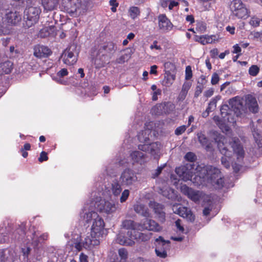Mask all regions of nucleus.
<instances>
[{
  "label": "nucleus",
  "mask_w": 262,
  "mask_h": 262,
  "mask_svg": "<svg viewBox=\"0 0 262 262\" xmlns=\"http://www.w3.org/2000/svg\"><path fill=\"white\" fill-rule=\"evenodd\" d=\"M162 195L169 199L176 200L177 198V195L174 190L170 188H165L164 189L161 190Z\"/></svg>",
  "instance_id": "obj_30"
},
{
  "label": "nucleus",
  "mask_w": 262,
  "mask_h": 262,
  "mask_svg": "<svg viewBox=\"0 0 262 262\" xmlns=\"http://www.w3.org/2000/svg\"><path fill=\"white\" fill-rule=\"evenodd\" d=\"M191 86V83L190 82L186 81L183 83L181 90L188 93V91L190 89Z\"/></svg>",
  "instance_id": "obj_52"
},
{
  "label": "nucleus",
  "mask_w": 262,
  "mask_h": 262,
  "mask_svg": "<svg viewBox=\"0 0 262 262\" xmlns=\"http://www.w3.org/2000/svg\"><path fill=\"white\" fill-rule=\"evenodd\" d=\"M64 7L72 12L77 11L81 4L80 0H62Z\"/></svg>",
  "instance_id": "obj_22"
},
{
  "label": "nucleus",
  "mask_w": 262,
  "mask_h": 262,
  "mask_svg": "<svg viewBox=\"0 0 262 262\" xmlns=\"http://www.w3.org/2000/svg\"><path fill=\"white\" fill-rule=\"evenodd\" d=\"M172 209L174 213L186 218L188 221L192 222L194 220V215L188 208L176 204L172 206Z\"/></svg>",
  "instance_id": "obj_12"
},
{
  "label": "nucleus",
  "mask_w": 262,
  "mask_h": 262,
  "mask_svg": "<svg viewBox=\"0 0 262 262\" xmlns=\"http://www.w3.org/2000/svg\"><path fill=\"white\" fill-rule=\"evenodd\" d=\"M155 251L157 255L160 257L165 258L167 256L166 251L165 250L160 249L159 247L156 248Z\"/></svg>",
  "instance_id": "obj_46"
},
{
  "label": "nucleus",
  "mask_w": 262,
  "mask_h": 262,
  "mask_svg": "<svg viewBox=\"0 0 262 262\" xmlns=\"http://www.w3.org/2000/svg\"><path fill=\"white\" fill-rule=\"evenodd\" d=\"M138 181V178L134 170L125 169L121 173L119 182L122 186H130Z\"/></svg>",
  "instance_id": "obj_9"
},
{
  "label": "nucleus",
  "mask_w": 262,
  "mask_h": 262,
  "mask_svg": "<svg viewBox=\"0 0 262 262\" xmlns=\"http://www.w3.org/2000/svg\"><path fill=\"white\" fill-rule=\"evenodd\" d=\"M130 157L134 163L142 164L144 162L146 156L140 151H134L130 154Z\"/></svg>",
  "instance_id": "obj_25"
},
{
  "label": "nucleus",
  "mask_w": 262,
  "mask_h": 262,
  "mask_svg": "<svg viewBox=\"0 0 262 262\" xmlns=\"http://www.w3.org/2000/svg\"><path fill=\"white\" fill-rule=\"evenodd\" d=\"M79 49L75 44H72L62 52L61 58L63 62L68 66L74 64L77 60Z\"/></svg>",
  "instance_id": "obj_6"
},
{
  "label": "nucleus",
  "mask_w": 262,
  "mask_h": 262,
  "mask_svg": "<svg viewBox=\"0 0 262 262\" xmlns=\"http://www.w3.org/2000/svg\"><path fill=\"white\" fill-rule=\"evenodd\" d=\"M55 28L53 26H50L48 27H45L42 29L39 32V36L41 37L44 38L49 35H54Z\"/></svg>",
  "instance_id": "obj_31"
},
{
  "label": "nucleus",
  "mask_w": 262,
  "mask_h": 262,
  "mask_svg": "<svg viewBox=\"0 0 262 262\" xmlns=\"http://www.w3.org/2000/svg\"><path fill=\"white\" fill-rule=\"evenodd\" d=\"M230 145L237 160L240 161L244 158L245 152L239 139L237 138H232L230 141Z\"/></svg>",
  "instance_id": "obj_14"
},
{
  "label": "nucleus",
  "mask_w": 262,
  "mask_h": 262,
  "mask_svg": "<svg viewBox=\"0 0 262 262\" xmlns=\"http://www.w3.org/2000/svg\"><path fill=\"white\" fill-rule=\"evenodd\" d=\"M198 138L200 143L205 147L207 151H211L212 150L211 144L208 142V139L201 132L198 134Z\"/></svg>",
  "instance_id": "obj_26"
},
{
  "label": "nucleus",
  "mask_w": 262,
  "mask_h": 262,
  "mask_svg": "<svg viewBox=\"0 0 262 262\" xmlns=\"http://www.w3.org/2000/svg\"><path fill=\"white\" fill-rule=\"evenodd\" d=\"M121 226L122 228L128 230H136V224L132 220H125L122 222Z\"/></svg>",
  "instance_id": "obj_34"
},
{
  "label": "nucleus",
  "mask_w": 262,
  "mask_h": 262,
  "mask_svg": "<svg viewBox=\"0 0 262 262\" xmlns=\"http://www.w3.org/2000/svg\"><path fill=\"white\" fill-rule=\"evenodd\" d=\"M133 235V230H128L126 234L120 232L117 237L116 242L122 245L132 246L135 244Z\"/></svg>",
  "instance_id": "obj_11"
},
{
  "label": "nucleus",
  "mask_w": 262,
  "mask_h": 262,
  "mask_svg": "<svg viewBox=\"0 0 262 262\" xmlns=\"http://www.w3.org/2000/svg\"><path fill=\"white\" fill-rule=\"evenodd\" d=\"M230 10L232 14L238 18L245 19L250 16V11L241 0H233Z\"/></svg>",
  "instance_id": "obj_7"
},
{
  "label": "nucleus",
  "mask_w": 262,
  "mask_h": 262,
  "mask_svg": "<svg viewBox=\"0 0 262 262\" xmlns=\"http://www.w3.org/2000/svg\"><path fill=\"white\" fill-rule=\"evenodd\" d=\"M185 158L187 161L190 162H193L196 159V156L193 152H189L186 154L185 156Z\"/></svg>",
  "instance_id": "obj_47"
},
{
  "label": "nucleus",
  "mask_w": 262,
  "mask_h": 262,
  "mask_svg": "<svg viewBox=\"0 0 262 262\" xmlns=\"http://www.w3.org/2000/svg\"><path fill=\"white\" fill-rule=\"evenodd\" d=\"M246 104L251 112L255 113L258 111V105L257 100L253 96L251 95L246 96Z\"/></svg>",
  "instance_id": "obj_23"
},
{
  "label": "nucleus",
  "mask_w": 262,
  "mask_h": 262,
  "mask_svg": "<svg viewBox=\"0 0 262 262\" xmlns=\"http://www.w3.org/2000/svg\"><path fill=\"white\" fill-rule=\"evenodd\" d=\"M129 195V191L128 189H125L121 193V197L120 198V201L121 203H123L126 201Z\"/></svg>",
  "instance_id": "obj_43"
},
{
  "label": "nucleus",
  "mask_w": 262,
  "mask_h": 262,
  "mask_svg": "<svg viewBox=\"0 0 262 262\" xmlns=\"http://www.w3.org/2000/svg\"><path fill=\"white\" fill-rule=\"evenodd\" d=\"M176 172L184 181H191L195 185H211L221 189L224 185V177L219 169L210 165L190 164L176 168Z\"/></svg>",
  "instance_id": "obj_2"
},
{
  "label": "nucleus",
  "mask_w": 262,
  "mask_h": 262,
  "mask_svg": "<svg viewBox=\"0 0 262 262\" xmlns=\"http://www.w3.org/2000/svg\"><path fill=\"white\" fill-rule=\"evenodd\" d=\"M214 140L217 143L219 149L223 155L221 158L222 164L225 167L228 168L230 167V164L232 163V152L229 151L227 149V146L225 145V138L220 137L219 136Z\"/></svg>",
  "instance_id": "obj_5"
},
{
  "label": "nucleus",
  "mask_w": 262,
  "mask_h": 262,
  "mask_svg": "<svg viewBox=\"0 0 262 262\" xmlns=\"http://www.w3.org/2000/svg\"><path fill=\"white\" fill-rule=\"evenodd\" d=\"M149 206L151 208L153 209L159 220L163 222L165 220V212L163 211V205L156 203L155 202L150 201L149 203Z\"/></svg>",
  "instance_id": "obj_21"
},
{
  "label": "nucleus",
  "mask_w": 262,
  "mask_h": 262,
  "mask_svg": "<svg viewBox=\"0 0 262 262\" xmlns=\"http://www.w3.org/2000/svg\"><path fill=\"white\" fill-rule=\"evenodd\" d=\"M167 104H168V103H167L159 104L156 105L152 108V111H154L157 114H159L162 113L163 112L165 113L166 112L165 111V110L163 111L162 109L164 108Z\"/></svg>",
  "instance_id": "obj_38"
},
{
  "label": "nucleus",
  "mask_w": 262,
  "mask_h": 262,
  "mask_svg": "<svg viewBox=\"0 0 262 262\" xmlns=\"http://www.w3.org/2000/svg\"><path fill=\"white\" fill-rule=\"evenodd\" d=\"M259 68L256 65L252 66L249 69V73L250 75L253 76H255L258 73Z\"/></svg>",
  "instance_id": "obj_41"
},
{
  "label": "nucleus",
  "mask_w": 262,
  "mask_h": 262,
  "mask_svg": "<svg viewBox=\"0 0 262 262\" xmlns=\"http://www.w3.org/2000/svg\"><path fill=\"white\" fill-rule=\"evenodd\" d=\"M41 9L38 7H29L24 11V18L26 24L29 28L35 24L38 20Z\"/></svg>",
  "instance_id": "obj_8"
},
{
  "label": "nucleus",
  "mask_w": 262,
  "mask_h": 262,
  "mask_svg": "<svg viewBox=\"0 0 262 262\" xmlns=\"http://www.w3.org/2000/svg\"><path fill=\"white\" fill-rule=\"evenodd\" d=\"M161 94V90L160 89H158L156 91H155L152 94V100L154 101H156L158 99V95H160Z\"/></svg>",
  "instance_id": "obj_61"
},
{
  "label": "nucleus",
  "mask_w": 262,
  "mask_h": 262,
  "mask_svg": "<svg viewBox=\"0 0 262 262\" xmlns=\"http://www.w3.org/2000/svg\"><path fill=\"white\" fill-rule=\"evenodd\" d=\"M116 48V46L113 42H109L101 45L96 55L97 56L100 54L102 55L111 54L114 53Z\"/></svg>",
  "instance_id": "obj_18"
},
{
  "label": "nucleus",
  "mask_w": 262,
  "mask_h": 262,
  "mask_svg": "<svg viewBox=\"0 0 262 262\" xmlns=\"http://www.w3.org/2000/svg\"><path fill=\"white\" fill-rule=\"evenodd\" d=\"M151 133L149 129L142 130L138 135L139 141L143 144L138 145V148L141 151L150 154L155 158L159 156L161 145L159 142H149V136Z\"/></svg>",
  "instance_id": "obj_3"
},
{
  "label": "nucleus",
  "mask_w": 262,
  "mask_h": 262,
  "mask_svg": "<svg viewBox=\"0 0 262 262\" xmlns=\"http://www.w3.org/2000/svg\"><path fill=\"white\" fill-rule=\"evenodd\" d=\"M159 241H161V246H165V248H168L169 247V244H170V242L169 241L164 240L162 237L159 236L158 238L156 239V241L158 242ZM159 246H161V244L159 243Z\"/></svg>",
  "instance_id": "obj_50"
},
{
  "label": "nucleus",
  "mask_w": 262,
  "mask_h": 262,
  "mask_svg": "<svg viewBox=\"0 0 262 262\" xmlns=\"http://www.w3.org/2000/svg\"><path fill=\"white\" fill-rule=\"evenodd\" d=\"M192 77V70L190 66H188L186 67L185 69V79L189 80Z\"/></svg>",
  "instance_id": "obj_45"
},
{
  "label": "nucleus",
  "mask_w": 262,
  "mask_h": 262,
  "mask_svg": "<svg viewBox=\"0 0 262 262\" xmlns=\"http://www.w3.org/2000/svg\"><path fill=\"white\" fill-rule=\"evenodd\" d=\"M180 0H171L169 4L168 5V9L171 10L174 7L177 6L179 5V1Z\"/></svg>",
  "instance_id": "obj_54"
},
{
  "label": "nucleus",
  "mask_w": 262,
  "mask_h": 262,
  "mask_svg": "<svg viewBox=\"0 0 262 262\" xmlns=\"http://www.w3.org/2000/svg\"><path fill=\"white\" fill-rule=\"evenodd\" d=\"M4 19L5 20L3 23L7 21L8 24L16 25L21 20V15L18 12L10 11L6 14L5 17Z\"/></svg>",
  "instance_id": "obj_19"
},
{
  "label": "nucleus",
  "mask_w": 262,
  "mask_h": 262,
  "mask_svg": "<svg viewBox=\"0 0 262 262\" xmlns=\"http://www.w3.org/2000/svg\"><path fill=\"white\" fill-rule=\"evenodd\" d=\"M48 159L47 154L45 151H42L40 153V157L38 158V161L40 162H42L45 161H47Z\"/></svg>",
  "instance_id": "obj_53"
},
{
  "label": "nucleus",
  "mask_w": 262,
  "mask_h": 262,
  "mask_svg": "<svg viewBox=\"0 0 262 262\" xmlns=\"http://www.w3.org/2000/svg\"><path fill=\"white\" fill-rule=\"evenodd\" d=\"M229 104L232 112L238 116L243 107L242 99L239 97H235L229 101Z\"/></svg>",
  "instance_id": "obj_16"
},
{
  "label": "nucleus",
  "mask_w": 262,
  "mask_h": 262,
  "mask_svg": "<svg viewBox=\"0 0 262 262\" xmlns=\"http://www.w3.org/2000/svg\"><path fill=\"white\" fill-rule=\"evenodd\" d=\"M158 21L159 28L163 32H167L172 29L173 25L165 15H160Z\"/></svg>",
  "instance_id": "obj_15"
},
{
  "label": "nucleus",
  "mask_w": 262,
  "mask_h": 262,
  "mask_svg": "<svg viewBox=\"0 0 262 262\" xmlns=\"http://www.w3.org/2000/svg\"><path fill=\"white\" fill-rule=\"evenodd\" d=\"M80 262H88V256L83 253H81L79 257Z\"/></svg>",
  "instance_id": "obj_64"
},
{
  "label": "nucleus",
  "mask_w": 262,
  "mask_h": 262,
  "mask_svg": "<svg viewBox=\"0 0 262 262\" xmlns=\"http://www.w3.org/2000/svg\"><path fill=\"white\" fill-rule=\"evenodd\" d=\"M260 20H261L257 17H252L249 23L251 26L253 27H257L259 25Z\"/></svg>",
  "instance_id": "obj_51"
},
{
  "label": "nucleus",
  "mask_w": 262,
  "mask_h": 262,
  "mask_svg": "<svg viewBox=\"0 0 262 262\" xmlns=\"http://www.w3.org/2000/svg\"><path fill=\"white\" fill-rule=\"evenodd\" d=\"M5 231V229L3 227H0V243H4L7 241V240L4 238L5 236L4 235V231Z\"/></svg>",
  "instance_id": "obj_56"
},
{
  "label": "nucleus",
  "mask_w": 262,
  "mask_h": 262,
  "mask_svg": "<svg viewBox=\"0 0 262 262\" xmlns=\"http://www.w3.org/2000/svg\"><path fill=\"white\" fill-rule=\"evenodd\" d=\"M175 224L179 231H180L181 232H183L184 231V229L183 227L181 225V221L180 220H177L175 222Z\"/></svg>",
  "instance_id": "obj_59"
},
{
  "label": "nucleus",
  "mask_w": 262,
  "mask_h": 262,
  "mask_svg": "<svg viewBox=\"0 0 262 262\" xmlns=\"http://www.w3.org/2000/svg\"><path fill=\"white\" fill-rule=\"evenodd\" d=\"M210 53L211 57L214 58L218 55L219 51L216 48H214L210 51Z\"/></svg>",
  "instance_id": "obj_62"
},
{
  "label": "nucleus",
  "mask_w": 262,
  "mask_h": 262,
  "mask_svg": "<svg viewBox=\"0 0 262 262\" xmlns=\"http://www.w3.org/2000/svg\"><path fill=\"white\" fill-rule=\"evenodd\" d=\"M48 235L47 233H44L41 235H40L39 237H38V235H37L36 233H35L33 235L32 241L34 243L35 246H37L38 243H40L45 240H46L48 238Z\"/></svg>",
  "instance_id": "obj_35"
},
{
  "label": "nucleus",
  "mask_w": 262,
  "mask_h": 262,
  "mask_svg": "<svg viewBox=\"0 0 262 262\" xmlns=\"http://www.w3.org/2000/svg\"><path fill=\"white\" fill-rule=\"evenodd\" d=\"M99 196L95 198L93 201H90L84 204L82 211L80 212V219L87 223L91 224V232L88 233L82 243L79 242L78 235L75 242L74 247L78 251L82 249V244L85 249H91L100 244V240L107 234L105 228V223L103 219L96 211L94 208L106 214H111L115 212L117 209L116 204L106 200L109 197L102 195L100 192Z\"/></svg>",
  "instance_id": "obj_1"
},
{
  "label": "nucleus",
  "mask_w": 262,
  "mask_h": 262,
  "mask_svg": "<svg viewBox=\"0 0 262 262\" xmlns=\"http://www.w3.org/2000/svg\"><path fill=\"white\" fill-rule=\"evenodd\" d=\"M187 93L184 91H183L181 90L180 92L179 96H178V99L179 101H183L184 100L186 96H187Z\"/></svg>",
  "instance_id": "obj_60"
},
{
  "label": "nucleus",
  "mask_w": 262,
  "mask_h": 262,
  "mask_svg": "<svg viewBox=\"0 0 262 262\" xmlns=\"http://www.w3.org/2000/svg\"><path fill=\"white\" fill-rule=\"evenodd\" d=\"M7 250H0V262H7L10 258L6 256Z\"/></svg>",
  "instance_id": "obj_42"
},
{
  "label": "nucleus",
  "mask_w": 262,
  "mask_h": 262,
  "mask_svg": "<svg viewBox=\"0 0 262 262\" xmlns=\"http://www.w3.org/2000/svg\"><path fill=\"white\" fill-rule=\"evenodd\" d=\"M214 93V89L213 88H210L204 92V96L207 98L210 97L213 95Z\"/></svg>",
  "instance_id": "obj_57"
},
{
  "label": "nucleus",
  "mask_w": 262,
  "mask_h": 262,
  "mask_svg": "<svg viewBox=\"0 0 262 262\" xmlns=\"http://www.w3.org/2000/svg\"><path fill=\"white\" fill-rule=\"evenodd\" d=\"M51 53V50L46 46L38 45L34 48V55L38 58L47 57Z\"/></svg>",
  "instance_id": "obj_20"
},
{
  "label": "nucleus",
  "mask_w": 262,
  "mask_h": 262,
  "mask_svg": "<svg viewBox=\"0 0 262 262\" xmlns=\"http://www.w3.org/2000/svg\"><path fill=\"white\" fill-rule=\"evenodd\" d=\"M118 254L121 259L125 260L127 258V251L124 248L120 249L118 250Z\"/></svg>",
  "instance_id": "obj_44"
},
{
  "label": "nucleus",
  "mask_w": 262,
  "mask_h": 262,
  "mask_svg": "<svg viewBox=\"0 0 262 262\" xmlns=\"http://www.w3.org/2000/svg\"><path fill=\"white\" fill-rule=\"evenodd\" d=\"M68 71L67 69L63 68L57 72V77L55 78V80L59 83L66 84L67 81L61 79V78L68 75Z\"/></svg>",
  "instance_id": "obj_33"
},
{
  "label": "nucleus",
  "mask_w": 262,
  "mask_h": 262,
  "mask_svg": "<svg viewBox=\"0 0 262 262\" xmlns=\"http://www.w3.org/2000/svg\"><path fill=\"white\" fill-rule=\"evenodd\" d=\"M194 40L203 45H205L217 41L219 40V37L216 35H195L194 36Z\"/></svg>",
  "instance_id": "obj_17"
},
{
  "label": "nucleus",
  "mask_w": 262,
  "mask_h": 262,
  "mask_svg": "<svg viewBox=\"0 0 262 262\" xmlns=\"http://www.w3.org/2000/svg\"><path fill=\"white\" fill-rule=\"evenodd\" d=\"M220 80V77L218 74L214 73L211 77V83L212 85H215L218 83Z\"/></svg>",
  "instance_id": "obj_49"
},
{
  "label": "nucleus",
  "mask_w": 262,
  "mask_h": 262,
  "mask_svg": "<svg viewBox=\"0 0 262 262\" xmlns=\"http://www.w3.org/2000/svg\"><path fill=\"white\" fill-rule=\"evenodd\" d=\"M12 63L10 61H6L0 64V71L5 74H9L12 69Z\"/></svg>",
  "instance_id": "obj_32"
},
{
  "label": "nucleus",
  "mask_w": 262,
  "mask_h": 262,
  "mask_svg": "<svg viewBox=\"0 0 262 262\" xmlns=\"http://www.w3.org/2000/svg\"><path fill=\"white\" fill-rule=\"evenodd\" d=\"M150 49L151 50L155 49L158 50H161L162 49L161 46L158 45V41L157 40H155L152 44L150 46Z\"/></svg>",
  "instance_id": "obj_58"
},
{
  "label": "nucleus",
  "mask_w": 262,
  "mask_h": 262,
  "mask_svg": "<svg viewBox=\"0 0 262 262\" xmlns=\"http://www.w3.org/2000/svg\"><path fill=\"white\" fill-rule=\"evenodd\" d=\"M129 13L130 17L133 19H135L138 16L140 15V9L137 7H132L129 9Z\"/></svg>",
  "instance_id": "obj_36"
},
{
  "label": "nucleus",
  "mask_w": 262,
  "mask_h": 262,
  "mask_svg": "<svg viewBox=\"0 0 262 262\" xmlns=\"http://www.w3.org/2000/svg\"><path fill=\"white\" fill-rule=\"evenodd\" d=\"M196 30L201 33H203L206 30V26L204 24L201 23L197 25Z\"/></svg>",
  "instance_id": "obj_55"
},
{
  "label": "nucleus",
  "mask_w": 262,
  "mask_h": 262,
  "mask_svg": "<svg viewBox=\"0 0 262 262\" xmlns=\"http://www.w3.org/2000/svg\"><path fill=\"white\" fill-rule=\"evenodd\" d=\"M253 137L255 139V142L257 143L258 146L260 147L262 146V135L258 133V132L254 130L253 133Z\"/></svg>",
  "instance_id": "obj_40"
},
{
  "label": "nucleus",
  "mask_w": 262,
  "mask_h": 262,
  "mask_svg": "<svg viewBox=\"0 0 262 262\" xmlns=\"http://www.w3.org/2000/svg\"><path fill=\"white\" fill-rule=\"evenodd\" d=\"M170 1L171 0H161L160 3L161 6L163 8L167 7L169 4Z\"/></svg>",
  "instance_id": "obj_63"
},
{
  "label": "nucleus",
  "mask_w": 262,
  "mask_h": 262,
  "mask_svg": "<svg viewBox=\"0 0 262 262\" xmlns=\"http://www.w3.org/2000/svg\"><path fill=\"white\" fill-rule=\"evenodd\" d=\"M122 191L120 184L117 180H114L110 184H108L107 186H105V189L102 190V192H100L102 195L105 197L111 196V193L114 196H118L120 195Z\"/></svg>",
  "instance_id": "obj_10"
},
{
  "label": "nucleus",
  "mask_w": 262,
  "mask_h": 262,
  "mask_svg": "<svg viewBox=\"0 0 262 262\" xmlns=\"http://www.w3.org/2000/svg\"><path fill=\"white\" fill-rule=\"evenodd\" d=\"M59 0H41V4L45 10L52 11L56 9Z\"/></svg>",
  "instance_id": "obj_24"
},
{
  "label": "nucleus",
  "mask_w": 262,
  "mask_h": 262,
  "mask_svg": "<svg viewBox=\"0 0 262 262\" xmlns=\"http://www.w3.org/2000/svg\"><path fill=\"white\" fill-rule=\"evenodd\" d=\"M134 209L135 211L145 217H149L150 213L148 209L143 204H137L134 205Z\"/></svg>",
  "instance_id": "obj_27"
},
{
  "label": "nucleus",
  "mask_w": 262,
  "mask_h": 262,
  "mask_svg": "<svg viewBox=\"0 0 262 262\" xmlns=\"http://www.w3.org/2000/svg\"><path fill=\"white\" fill-rule=\"evenodd\" d=\"M180 189L184 194L187 195L194 202L202 201L205 203L210 201L211 198L209 195L206 194L203 191L194 190L190 188L186 185H182Z\"/></svg>",
  "instance_id": "obj_4"
},
{
  "label": "nucleus",
  "mask_w": 262,
  "mask_h": 262,
  "mask_svg": "<svg viewBox=\"0 0 262 262\" xmlns=\"http://www.w3.org/2000/svg\"><path fill=\"white\" fill-rule=\"evenodd\" d=\"M174 75L171 74H169L166 76L165 77L164 80L163 81L164 84L165 86H170L172 84L173 81L174 80Z\"/></svg>",
  "instance_id": "obj_37"
},
{
  "label": "nucleus",
  "mask_w": 262,
  "mask_h": 262,
  "mask_svg": "<svg viewBox=\"0 0 262 262\" xmlns=\"http://www.w3.org/2000/svg\"><path fill=\"white\" fill-rule=\"evenodd\" d=\"M152 234L150 233H144L139 232L137 231L134 230V238L136 240H139L142 242H145L149 240Z\"/></svg>",
  "instance_id": "obj_29"
},
{
  "label": "nucleus",
  "mask_w": 262,
  "mask_h": 262,
  "mask_svg": "<svg viewBox=\"0 0 262 262\" xmlns=\"http://www.w3.org/2000/svg\"><path fill=\"white\" fill-rule=\"evenodd\" d=\"M219 99L220 98H217L216 97L210 101L208 107L206 108L207 115L212 111V110L214 109L216 107L217 101V100H219Z\"/></svg>",
  "instance_id": "obj_39"
},
{
  "label": "nucleus",
  "mask_w": 262,
  "mask_h": 262,
  "mask_svg": "<svg viewBox=\"0 0 262 262\" xmlns=\"http://www.w3.org/2000/svg\"><path fill=\"white\" fill-rule=\"evenodd\" d=\"M229 106L227 104L223 105L221 108V113L225 121L231 122L232 119L230 120L229 116L231 115L232 111Z\"/></svg>",
  "instance_id": "obj_28"
},
{
  "label": "nucleus",
  "mask_w": 262,
  "mask_h": 262,
  "mask_svg": "<svg viewBox=\"0 0 262 262\" xmlns=\"http://www.w3.org/2000/svg\"><path fill=\"white\" fill-rule=\"evenodd\" d=\"M138 229L159 232L162 230V227L154 220L146 219L143 223L139 225Z\"/></svg>",
  "instance_id": "obj_13"
},
{
  "label": "nucleus",
  "mask_w": 262,
  "mask_h": 262,
  "mask_svg": "<svg viewBox=\"0 0 262 262\" xmlns=\"http://www.w3.org/2000/svg\"><path fill=\"white\" fill-rule=\"evenodd\" d=\"M187 127L186 125H182L177 127L175 130V134L177 135H180L182 134L186 129Z\"/></svg>",
  "instance_id": "obj_48"
}]
</instances>
